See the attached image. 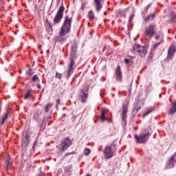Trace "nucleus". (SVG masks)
<instances>
[{
	"mask_svg": "<svg viewBox=\"0 0 176 176\" xmlns=\"http://www.w3.org/2000/svg\"><path fill=\"white\" fill-rule=\"evenodd\" d=\"M72 27V16L69 15L65 16V20L60 27L59 34L54 38L55 42H59L63 44L67 39H68V34L71 32V28Z\"/></svg>",
	"mask_w": 176,
	"mask_h": 176,
	"instance_id": "1",
	"label": "nucleus"
},
{
	"mask_svg": "<svg viewBox=\"0 0 176 176\" xmlns=\"http://www.w3.org/2000/svg\"><path fill=\"white\" fill-rule=\"evenodd\" d=\"M76 52H78V45L76 43H74L72 45L70 63L67 68V79H69V78H71L74 72H75V69L76 68V66L75 65V60H76V57H78V56L76 55Z\"/></svg>",
	"mask_w": 176,
	"mask_h": 176,
	"instance_id": "2",
	"label": "nucleus"
},
{
	"mask_svg": "<svg viewBox=\"0 0 176 176\" xmlns=\"http://www.w3.org/2000/svg\"><path fill=\"white\" fill-rule=\"evenodd\" d=\"M64 10H65V7H64V3H62L53 20V25H56V24H60V23H61L63 17H64Z\"/></svg>",
	"mask_w": 176,
	"mask_h": 176,
	"instance_id": "3",
	"label": "nucleus"
},
{
	"mask_svg": "<svg viewBox=\"0 0 176 176\" xmlns=\"http://www.w3.org/2000/svg\"><path fill=\"white\" fill-rule=\"evenodd\" d=\"M132 53H133V54H138L140 57H145L148 51L146 50V47L134 44L132 49Z\"/></svg>",
	"mask_w": 176,
	"mask_h": 176,
	"instance_id": "4",
	"label": "nucleus"
},
{
	"mask_svg": "<svg viewBox=\"0 0 176 176\" xmlns=\"http://www.w3.org/2000/svg\"><path fill=\"white\" fill-rule=\"evenodd\" d=\"M60 146V152H65L68 148L72 146V140H71V139H69L68 137L61 140Z\"/></svg>",
	"mask_w": 176,
	"mask_h": 176,
	"instance_id": "5",
	"label": "nucleus"
},
{
	"mask_svg": "<svg viewBox=\"0 0 176 176\" xmlns=\"http://www.w3.org/2000/svg\"><path fill=\"white\" fill-rule=\"evenodd\" d=\"M149 135H151V133L148 132L147 133H145L143 135L142 134H140L139 135H135L134 138H135V140H136L137 144H145L149 140Z\"/></svg>",
	"mask_w": 176,
	"mask_h": 176,
	"instance_id": "6",
	"label": "nucleus"
},
{
	"mask_svg": "<svg viewBox=\"0 0 176 176\" xmlns=\"http://www.w3.org/2000/svg\"><path fill=\"white\" fill-rule=\"evenodd\" d=\"M122 126H126L127 113L129 112V106L126 104H123L122 109Z\"/></svg>",
	"mask_w": 176,
	"mask_h": 176,
	"instance_id": "7",
	"label": "nucleus"
},
{
	"mask_svg": "<svg viewBox=\"0 0 176 176\" xmlns=\"http://www.w3.org/2000/svg\"><path fill=\"white\" fill-rule=\"evenodd\" d=\"M156 25H149L144 30V34L148 38H152L156 34Z\"/></svg>",
	"mask_w": 176,
	"mask_h": 176,
	"instance_id": "8",
	"label": "nucleus"
},
{
	"mask_svg": "<svg viewBox=\"0 0 176 176\" xmlns=\"http://www.w3.org/2000/svg\"><path fill=\"white\" fill-rule=\"evenodd\" d=\"M115 153L112 150V146H106L104 150L103 151V155L104 156V159H111V157H113L115 155Z\"/></svg>",
	"mask_w": 176,
	"mask_h": 176,
	"instance_id": "9",
	"label": "nucleus"
},
{
	"mask_svg": "<svg viewBox=\"0 0 176 176\" xmlns=\"http://www.w3.org/2000/svg\"><path fill=\"white\" fill-rule=\"evenodd\" d=\"M175 53H176L175 45H171L170 47H169L168 50V55L166 57L167 60L170 61L173 60V58H174V56H175Z\"/></svg>",
	"mask_w": 176,
	"mask_h": 176,
	"instance_id": "10",
	"label": "nucleus"
},
{
	"mask_svg": "<svg viewBox=\"0 0 176 176\" xmlns=\"http://www.w3.org/2000/svg\"><path fill=\"white\" fill-rule=\"evenodd\" d=\"M114 76H115L116 80H117V82L122 83V82L123 80V75L122 74V69H120V66L117 67Z\"/></svg>",
	"mask_w": 176,
	"mask_h": 176,
	"instance_id": "11",
	"label": "nucleus"
},
{
	"mask_svg": "<svg viewBox=\"0 0 176 176\" xmlns=\"http://www.w3.org/2000/svg\"><path fill=\"white\" fill-rule=\"evenodd\" d=\"M30 144V134L28 132H25L23 134L22 136V146L27 148Z\"/></svg>",
	"mask_w": 176,
	"mask_h": 176,
	"instance_id": "12",
	"label": "nucleus"
},
{
	"mask_svg": "<svg viewBox=\"0 0 176 176\" xmlns=\"http://www.w3.org/2000/svg\"><path fill=\"white\" fill-rule=\"evenodd\" d=\"M42 112L39 109H36L33 114V119L37 123H39L41 120Z\"/></svg>",
	"mask_w": 176,
	"mask_h": 176,
	"instance_id": "13",
	"label": "nucleus"
},
{
	"mask_svg": "<svg viewBox=\"0 0 176 176\" xmlns=\"http://www.w3.org/2000/svg\"><path fill=\"white\" fill-rule=\"evenodd\" d=\"M79 97L82 102H86V101H87V98H89V94L86 93L85 90L80 89Z\"/></svg>",
	"mask_w": 176,
	"mask_h": 176,
	"instance_id": "14",
	"label": "nucleus"
},
{
	"mask_svg": "<svg viewBox=\"0 0 176 176\" xmlns=\"http://www.w3.org/2000/svg\"><path fill=\"white\" fill-rule=\"evenodd\" d=\"M95 3V9L96 10L98 13L101 12L102 9V4H101V0H94Z\"/></svg>",
	"mask_w": 176,
	"mask_h": 176,
	"instance_id": "15",
	"label": "nucleus"
},
{
	"mask_svg": "<svg viewBox=\"0 0 176 176\" xmlns=\"http://www.w3.org/2000/svg\"><path fill=\"white\" fill-rule=\"evenodd\" d=\"M10 111L8 109L6 110V113H4L2 116L1 118V121L0 122V124L1 126H3V124H5V122L6 120V119H8V118H9V113H10Z\"/></svg>",
	"mask_w": 176,
	"mask_h": 176,
	"instance_id": "16",
	"label": "nucleus"
},
{
	"mask_svg": "<svg viewBox=\"0 0 176 176\" xmlns=\"http://www.w3.org/2000/svg\"><path fill=\"white\" fill-rule=\"evenodd\" d=\"M143 105H144V102H142L141 100H138L135 105L133 112L135 111V112H138V111H140V109H141V107H143Z\"/></svg>",
	"mask_w": 176,
	"mask_h": 176,
	"instance_id": "17",
	"label": "nucleus"
},
{
	"mask_svg": "<svg viewBox=\"0 0 176 176\" xmlns=\"http://www.w3.org/2000/svg\"><path fill=\"white\" fill-rule=\"evenodd\" d=\"M107 112L106 109H103L101 111V116H100V120L101 122H104V120H108L109 122H111L112 120L111 119H108L105 118V113Z\"/></svg>",
	"mask_w": 176,
	"mask_h": 176,
	"instance_id": "18",
	"label": "nucleus"
},
{
	"mask_svg": "<svg viewBox=\"0 0 176 176\" xmlns=\"http://www.w3.org/2000/svg\"><path fill=\"white\" fill-rule=\"evenodd\" d=\"M175 112H176V102H173L172 103L171 107L170 108V109L168 111V113L170 115H174V113H175Z\"/></svg>",
	"mask_w": 176,
	"mask_h": 176,
	"instance_id": "19",
	"label": "nucleus"
},
{
	"mask_svg": "<svg viewBox=\"0 0 176 176\" xmlns=\"http://www.w3.org/2000/svg\"><path fill=\"white\" fill-rule=\"evenodd\" d=\"M10 163H12V159L9 157L6 160L5 162L6 170L7 171V173L8 171H9V169H10Z\"/></svg>",
	"mask_w": 176,
	"mask_h": 176,
	"instance_id": "20",
	"label": "nucleus"
},
{
	"mask_svg": "<svg viewBox=\"0 0 176 176\" xmlns=\"http://www.w3.org/2000/svg\"><path fill=\"white\" fill-rule=\"evenodd\" d=\"M116 13L117 17H126V12L123 10H118Z\"/></svg>",
	"mask_w": 176,
	"mask_h": 176,
	"instance_id": "21",
	"label": "nucleus"
},
{
	"mask_svg": "<svg viewBox=\"0 0 176 176\" xmlns=\"http://www.w3.org/2000/svg\"><path fill=\"white\" fill-rule=\"evenodd\" d=\"M31 91H32V89H27L25 91V95L23 96L24 100H30V98L31 97Z\"/></svg>",
	"mask_w": 176,
	"mask_h": 176,
	"instance_id": "22",
	"label": "nucleus"
},
{
	"mask_svg": "<svg viewBox=\"0 0 176 176\" xmlns=\"http://www.w3.org/2000/svg\"><path fill=\"white\" fill-rule=\"evenodd\" d=\"M169 20L170 23H175L176 21V13L175 12H171L169 14Z\"/></svg>",
	"mask_w": 176,
	"mask_h": 176,
	"instance_id": "23",
	"label": "nucleus"
},
{
	"mask_svg": "<svg viewBox=\"0 0 176 176\" xmlns=\"http://www.w3.org/2000/svg\"><path fill=\"white\" fill-rule=\"evenodd\" d=\"M153 111H155V108H153V107L147 109V110L143 113L142 117L146 118V116H148V115H149V113H151V112H153Z\"/></svg>",
	"mask_w": 176,
	"mask_h": 176,
	"instance_id": "24",
	"label": "nucleus"
},
{
	"mask_svg": "<svg viewBox=\"0 0 176 176\" xmlns=\"http://www.w3.org/2000/svg\"><path fill=\"white\" fill-rule=\"evenodd\" d=\"M53 107V103H48L46 106H45V112L46 113H49L52 112V108Z\"/></svg>",
	"mask_w": 176,
	"mask_h": 176,
	"instance_id": "25",
	"label": "nucleus"
},
{
	"mask_svg": "<svg viewBox=\"0 0 176 176\" xmlns=\"http://www.w3.org/2000/svg\"><path fill=\"white\" fill-rule=\"evenodd\" d=\"M155 19V13H150L146 18H144L145 21H150V20H153Z\"/></svg>",
	"mask_w": 176,
	"mask_h": 176,
	"instance_id": "26",
	"label": "nucleus"
},
{
	"mask_svg": "<svg viewBox=\"0 0 176 176\" xmlns=\"http://www.w3.org/2000/svg\"><path fill=\"white\" fill-rule=\"evenodd\" d=\"M50 119H52V111L50 113H48V114L44 117L43 120V124H45L46 120H49Z\"/></svg>",
	"mask_w": 176,
	"mask_h": 176,
	"instance_id": "27",
	"label": "nucleus"
},
{
	"mask_svg": "<svg viewBox=\"0 0 176 176\" xmlns=\"http://www.w3.org/2000/svg\"><path fill=\"white\" fill-rule=\"evenodd\" d=\"M72 171V165H68L65 167V173H71Z\"/></svg>",
	"mask_w": 176,
	"mask_h": 176,
	"instance_id": "28",
	"label": "nucleus"
},
{
	"mask_svg": "<svg viewBox=\"0 0 176 176\" xmlns=\"http://www.w3.org/2000/svg\"><path fill=\"white\" fill-rule=\"evenodd\" d=\"M163 42H164V41H163V40H161L160 42L154 44V45H153L152 50H155V49H157V47H159V46H160V45H162V43H163Z\"/></svg>",
	"mask_w": 176,
	"mask_h": 176,
	"instance_id": "29",
	"label": "nucleus"
},
{
	"mask_svg": "<svg viewBox=\"0 0 176 176\" xmlns=\"http://www.w3.org/2000/svg\"><path fill=\"white\" fill-rule=\"evenodd\" d=\"M89 20H93V19H94V12H93V10L89 12Z\"/></svg>",
	"mask_w": 176,
	"mask_h": 176,
	"instance_id": "30",
	"label": "nucleus"
},
{
	"mask_svg": "<svg viewBox=\"0 0 176 176\" xmlns=\"http://www.w3.org/2000/svg\"><path fill=\"white\" fill-rule=\"evenodd\" d=\"M45 129H46V122H44V124H43V121H42V124L40 126V130H41V131H43V130H45Z\"/></svg>",
	"mask_w": 176,
	"mask_h": 176,
	"instance_id": "31",
	"label": "nucleus"
},
{
	"mask_svg": "<svg viewBox=\"0 0 176 176\" xmlns=\"http://www.w3.org/2000/svg\"><path fill=\"white\" fill-rule=\"evenodd\" d=\"M90 149L88 148H85L84 150V155H85V156H89V155H90Z\"/></svg>",
	"mask_w": 176,
	"mask_h": 176,
	"instance_id": "32",
	"label": "nucleus"
},
{
	"mask_svg": "<svg viewBox=\"0 0 176 176\" xmlns=\"http://www.w3.org/2000/svg\"><path fill=\"white\" fill-rule=\"evenodd\" d=\"M76 152L75 151H72V152H70V153H66L65 155H64V157H67L71 155H76Z\"/></svg>",
	"mask_w": 176,
	"mask_h": 176,
	"instance_id": "33",
	"label": "nucleus"
},
{
	"mask_svg": "<svg viewBox=\"0 0 176 176\" xmlns=\"http://www.w3.org/2000/svg\"><path fill=\"white\" fill-rule=\"evenodd\" d=\"M86 5H87V2H86V1L82 2L80 10H85V8H86Z\"/></svg>",
	"mask_w": 176,
	"mask_h": 176,
	"instance_id": "34",
	"label": "nucleus"
},
{
	"mask_svg": "<svg viewBox=\"0 0 176 176\" xmlns=\"http://www.w3.org/2000/svg\"><path fill=\"white\" fill-rule=\"evenodd\" d=\"M36 80H38L39 82V78H38V76H36V74H34L32 78V82H36Z\"/></svg>",
	"mask_w": 176,
	"mask_h": 176,
	"instance_id": "35",
	"label": "nucleus"
},
{
	"mask_svg": "<svg viewBox=\"0 0 176 176\" xmlns=\"http://www.w3.org/2000/svg\"><path fill=\"white\" fill-rule=\"evenodd\" d=\"M124 63L125 64H126V65H129V64H131V63H133V60L131 59L125 58Z\"/></svg>",
	"mask_w": 176,
	"mask_h": 176,
	"instance_id": "36",
	"label": "nucleus"
},
{
	"mask_svg": "<svg viewBox=\"0 0 176 176\" xmlns=\"http://www.w3.org/2000/svg\"><path fill=\"white\" fill-rule=\"evenodd\" d=\"M56 78H57L58 79H61V78H63V74H60L58 72L56 73Z\"/></svg>",
	"mask_w": 176,
	"mask_h": 176,
	"instance_id": "37",
	"label": "nucleus"
},
{
	"mask_svg": "<svg viewBox=\"0 0 176 176\" xmlns=\"http://www.w3.org/2000/svg\"><path fill=\"white\" fill-rule=\"evenodd\" d=\"M27 75H30V76H32V75L34 74V72H32V71L31 70V69H29L27 72H26Z\"/></svg>",
	"mask_w": 176,
	"mask_h": 176,
	"instance_id": "38",
	"label": "nucleus"
},
{
	"mask_svg": "<svg viewBox=\"0 0 176 176\" xmlns=\"http://www.w3.org/2000/svg\"><path fill=\"white\" fill-rule=\"evenodd\" d=\"M47 27L49 28V30H53V26H52V23H50L49 21H47Z\"/></svg>",
	"mask_w": 176,
	"mask_h": 176,
	"instance_id": "39",
	"label": "nucleus"
},
{
	"mask_svg": "<svg viewBox=\"0 0 176 176\" xmlns=\"http://www.w3.org/2000/svg\"><path fill=\"white\" fill-rule=\"evenodd\" d=\"M133 19H134V14H131L130 15L129 20V23H132Z\"/></svg>",
	"mask_w": 176,
	"mask_h": 176,
	"instance_id": "40",
	"label": "nucleus"
},
{
	"mask_svg": "<svg viewBox=\"0 0 176 176\" xmlns=\"http://www.w3.org/2000/svg\"><path fill=\"white\" fill-rule=\"evenodd\" d=\"M60 102H61V100H60V99L56 100V109H58V105H60Z\"/></svg>",
	"mask_w": 176,
	"mask_h": 176,
	"instance_id": "41",
	"label": "nucleus"
},
{
	"mask_svg": "<svg viewBox=\"0 0 176 176\" xmlns=\"http://www.w3.org/2000/svg\"><path fill=\"white\" fill-rule=\"evenodd\" d=\"M155 41H159L160 39V35L156 34L155 37Z\"/></svg>",
	"mask_w": 176,
	"mask_h": 176,
	"instance_id": "42",
	"label": "nucleus"
},
{
	"mask_svg": "<svg viewBox=\"0 0 176 176\" xmlns=\"http://www.w3.org/2000/svg\"><path fill=\"white\" fill-rule=\"evenodd\" d=\"M36 87H37V89H38V90H41L42 89V87L41 86V84H37Z\"/></svg>",
	"mask_w": 176,
	"mask_h": 176,
	"instance_id": "43",
	"label": "nucleus"
},
{
	"mask_svg": "<svg viewBox=\"0 0 176 176\" xmlns=\"http://www.w3.org/2000/svg\"><path fill=\"white\" fill-rule=\"evenodd\" d=\"M111 54H112V52H107V54H106V56H109Z\"/></svg>",
	"mask_w": 176,
	"mask_h": 176,
	"instance_id": "44",
	"label": "nucleus"
},
{
	"mask_svg": "<svg viewBox=\"0 0 176 176\" xmlns=\"http://www.w3.org/2000/svg\"><path fill=\"white\" fill-rule=\"evenodd\" d=\"M32 150H33V151H35V142H34V144H33Z\"/></svg>",
	"mask_w": 176,
	"mask_h": 176,
	"instance_id": "45",
	"label": "nucleus"
},
{
	"mask_svg": "<svg viewBox=\"0 0 176 176\" xmlns=\"http://www.w3.org/2000/svg\"><path fill=\"white\" fill-rule=\"evenodd\" d=\"M104 16H107V12H104Z\"/></svg>",
	"mask_w": 176,
	"mask_h": 176,
	"instance_id": "46",
	"label": "nucleus"
},
{
	"mask_svg": "<svg viewBox=\"0 0 176 176\" xmlns=\"http://www.w3.org/2000/svg\"><path fill=\"white\" fill-rule=\"evenodd\" d=\"M101 97H104V95L102 94H100Z\"/></svg>",
	"mask_w": 176,
	"mask_h": 176,
	"instance_id": "47",
	"label": "nucleus"
},
{
	"mask_svg": "<svg viewBox=\"0 0 176 176\" xmlns=\"http://www.w3.org/2000/svg\"><path fill=\"white\" fill-rule=\"evenodd\" d=\"M28 2H32V0H28Z\"/></svg>",
	"mask_w": 176,
	"mask_h": 176,
	"instance_id": "48",
	"label": "nucleus"
},
{
	"mask_svg": "<svg viewBox=\"0 0 176 176\" xmlns=\"http://www.w3.org/2000/svg\"><path fill=\"white\" fill-rule=\"evenodd\" d=\"M38 176H42V175L39 174Z\"/></svg>",
	"mask_w": 176,
	"mask_h": 176,
	"instance_id": "49",
	"label": "nucleus"
},
{
	"mask_svg": "<svg viewBox=\"0 0 176 176\" xmlns=\"http://www.w3.org/2000/svg\"><path fill=\"white\" fill-rule=\"evenodd\" d=\"M103 50H105V47H104Z\"/></svg>",
	"mask_w": 176,
	"mask_h": 176,
	"instance_id": "50",
	"label": "nucleus"
},
{
	"mask_svg": "<svg viewBox=\"0 0 176 176\" xmlns=\"http://www.w3.org/2000/svg\"><path fill=\"white\" fill-rule=\"evenodd\" d=\"M57 1H60V0H57Z\"/></svg>",
	"mask_w": 176,
	"mask_h": 176,
	"instance_id": "51",
	"label": "nucleus"
}]
</instances>
